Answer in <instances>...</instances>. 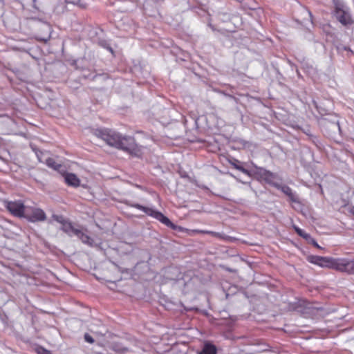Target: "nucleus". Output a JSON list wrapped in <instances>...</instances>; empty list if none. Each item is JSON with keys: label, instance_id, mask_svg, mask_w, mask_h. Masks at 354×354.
I'll use <instances>...</instances> for the list:
<instances>
[{"label": "nucleus", "instance_id": "obj_1", "mask_svg": "<svg viewBox=\"0 0 354 354\" xmlns=\"http://www.w3.org/2000/svg\"><path fill=\"white\" fill-rule=\"evenodd\" d=\"M128 205L132 207H135L138 209L142 211L147 215H149L157 219L166 226L173 230H176L178 227L167 216H165L161 212L154 209L152 207H145L138 203H128Z\"/></svg>", "mask_w": 354, "mask_h": 354}, {"label": "nucleus", "instance_id": "obj_2", "mask_svg": "<svg viewBox=\"0 0 354 354\" xmlns=\"http://www.w3.org/2000/svg\"><path fill=\"white\" fill-rule=\"evenodd\" d=\"M95 135L105 141L107 145L118 148L121 134L108 129H99L95 131Z\"/></svg>", "mask_w": 354, "mask_h": 354}, {"label": "nucleus", "instance_id": "obj_3", "mask_svg": "<svg viewBox=\"0 0 354 354\" xmlns=\"http://www.w3.org/2000/svg\"><path fill=\"white\" fill-rule=\"evenodd\" d=\"M119 144L118 149L127 151L134 156L138 157L141 155V147L137 145L133 137L121 135Z\"/></svg>", "mask_w": 354, "mask_h": 354}, {"label": "nucleus", "instance_id": "obj_4", "mask_svg": "<svg viewBox=\"0 0 354 354\" xmlns=\"http://www.w3.org/2000/svg\"><path fill=\"white\" fill-rule=\"evenodd\" d=\"M335 17L342 24L346 26L353 23L349 9L344 3L335 1Z\"/></svg>", "mask_w": 354, "mask_h": 354}, {"label": "nucleus", "instance_id": "obj_5", "mask_svg": "<svg viewBox=\"0 0 354 354\" xmlns=\"http://www.w3.org/2000/svg\"><path fill=\"white\" fill-rule=\"evenodd\" d=\"M23 218L35 223L44 221L46 220V217L45 212L41 209L26 205Z\"/></svg>", "mask_w": 354, "mask_h": 354}, {"label": "nucleus", "instance_id": "obj_6", "mask_svg": "<svg viewBox=\"0 0 354 354\" xmlns=\"http://www.w3.org/2000/svg\"><path fill=\"white\" fill-rule=\"evenodd\" d=\"M333 269L348 274H354V259L334 258Z\"/></svg>", "mask_w": 354, "mask_h": 354}, {"label": "nucleus", "instance_id": "obj_7", "mask_svg": "<svg viewBox=\"0 0 354 354\" xmlns=\"http://www.w3.org/2000/svg\"><path fill=\"white\" fill-rule=\"evenodd\" d=\"M254 174L259 180L263 181L274 187L278 183L275 182L277 175L264 168L255 167Z\"/></svg>", "mask_w": 354, "mask_h": 354}, {"label": "nucleus", "instance_id": "obj_8", "mask_svg": "<svg viewBox=\"0 0 354 354\" xmlns=\"http://www.w3.org/2000/svg\"><path fill=\"white\" fill-rule=\"evenodd\" d=\"M5 207L15 216L22 218L26 205L21 201H6Z\"/></svg>", "mask_w": 354, "mask_h": 354}, {"label": "nucleus", "instance_id": "obj_9", "mask_svg": "<svg viewBox=\"0 0 354 354\" xmlns=\"http://www.w3.org/2000/svg\"><path fill=\"white\" fill-rule=\"evenodd\" d=\"M308 260L310 263L320 267L333 269L334 258L312 255L308 257Z\"/></svg>", "mask_w": 354, "mask_h": 354}, {"label": "nucleus", "instance_id": "obj_10", "mask_svg": "<svg viewBox=\"0 0 354 354\" xmlns=\"http://www.w3.org/2000/svg\"><path fill=\"white\" fill-rule=\"evenodd\" d=\"M275 187L287 195L292 202H297L298 197L293 193L292 189L288 185H281L277 183Z\"/></svg>", "mask_w": 354, "mask_h": 354}, {"label": "nucleus", "instance_id": "obj_11", "mask_svg": "<svg viewBox=\"0 0 354 354\" xmlns=\"http://www.w3.org/2000/svg\"><path fill=\"white\" fill-rule=\"evenodd\" d=\"M64 180L68 185L75 187H78L80 183V180L78 177L72 173L66 174L64 175Z\"/></svg>", "mask_w": 354, "mask_h": 354}, {"label": "nucleus", "instance_id": "obj_12", "mask_svg": "<svg viewBox=\"0 0 354 354\" xmlns=\"http://www.w3.org/2000/svg\"><path fill=\"white\" fill-rule=\"evenodd\" d=\"M216 346L210 343H205L198 354H216Z\"/></svg>", "mask_w": 354, "mask_h": 354}, {"label": "nucleus", "instance_id": "obj_13", "mask_svg": "<svg viewBox=\"0 0 354 354\" xmlns=\"http://www.w3.org/2000/svg\"><path fill=\"white\" fill-rule=\"evenodd\" d=\"M230 162L236 169L241 171L244 174H246L248 176L251 175L250 171L245 169L243 166V162H240L239 160H238L236 159H234L233 160L230 161Z\"/></svg>", "mask_w": 354, "mask_h": 354}, {"label": "nucleus", "instance_id": "obj_14", "mask_svg": "<svg viewBox=\"0 0 354 354\" xmlns=\"http://www.w3.org/2000/svg\"><path fill=\"white\" fill-rule=\"evenodd\" d=\"M77 237L81 240V241L89 246H93L94 244L93 240L87 234L84 233L81 230Z\"/></svg>", "mask_w": 354, "mask_h": 354}, {"label": "nucleus", "instance_id": "obj_15", "mask_svg": "<svg viewBox=\"0 0 354 354\" xmlns=\"http://www.w3.org/2000/svg\"><path fill=\"white\" fill-rule=\"evenodd\" d=\"M44 163L48 167L52 168L56 171H58L62 167V165L60 164L57 163L53 158L50 157H46Z\"/></svg>", "mask_w": 354, "mask_h": 354}, {"label": "nucleus", "instance_id": "obj_16", "mask_svg": "<svg viewBox=\"0 0 354 354\" xmlns=\"http://www.w3.org/2000/svg\"><path fill=\"white\" fill-rule=\"evenodd\" d=\"M325 125L330 129L333 133L341 132V129L339 126V123L338 120H336L333 122H328L326 121Z\"/></svg>", "mask_w": 354, "mask_h": 354}, {"label": "nucleus", "instance_id": "obj_17", "mask_svg": "<svg viewBox=\"0 0 354 354\" xmlns=\"http://www.w3.org/2000/svg\"><path fill=\"white\" fill-rule=\"evenodd\" d=\"M293 228L299 236L304 238L307 241L311 239V236L309 234L306 233L299 227L293 225Z\"/></svg>", "mask_w": 354, "mask_h": 354}, {"label": "nucleus", "instance_id": "obj_18", "mask_svg": "<svg viewBox=\"0 0 354 354\" xmlns=\"http://www.w3.org/2000/svg\"><path fill=\"white\" fill-rule=\"evenodd\" d=\"M35 154H36L37 159L39 162H45V159L46 158L45 152H43L40 150H35Z\"/></svg>", "mask_w": 354, "mask_h": 354}, {"label": "nucleus", "instance_id": "obj_19", "mask_svg": "<svg viewBox=\"0 0 354 354\" xmlns=\"http://www.w3.org/2000/svg\"><path fill=\"white\" fill-rule=\"evenodd\" d=\"M73 226L74 225L70 221H67L64 223V225H62L61 230L65 233H67Z\"/></svg>", "mask_w": 354, "mask_h": 354}, {"label": "nucleus", "instance_id": "obj_20", "mask_svg": "<svg viewBox=\"0 0 354 354\" xmlns=\"http://www.w3.org/2000/svg\"><path fill=\"white\" fill-rule=\"evenodd\" d=\"M53 218L55 221H57V222H58V223H61V224H62V225H64V223H66V222L67 221V220H66V219L64 218V216H61V215H56V214H55V215H53Z\"/></svg>", "mask_w": 354, "mask_h": 354}, {"label": "nucleus", "instance_id": "obj_21", "mask_svg": "<svg viewBox=\"0 0 354 354\" xmlns=\"http://www.w3.org/2000/svg\"><path fill=\"white\" fill-rule=\"evenodd\" d=\"M80 230L78 228L75 227L74 226L69 230L68 232L66 234L70 236H77V234L80 233Z\"/></svg>", "mask_w": 354, "mask_h": 354}, {"label": "nucleus", "instance_id": "obj_22", "mask_svg": "<svg viewBox=\"0 0 354 354\" xmlns=\"http://www.w3.org/2000/svg\"><path fill=\"white\" fill-rule=\"evenodd\" d=\"M99 43H100V46H102L104 48H106L111 53H113V50L112 48L106 43V41H100Z\"/></svg>", "mask_w": 354, "mask_h": 354}, {"label": "nucleus", "instance_id": "obj_23", "mask_svg": "<svg viewBox=\"0 0 354 354\" xmlns=\"http://www.w3.org/2000/svg\"><path fill=\"white\" fill-rule=\"evenodd\" d=\"M84 340L86 342H88L90 344H93L94 342V339L88 333L84 334Z\"/></svg>", "mask_w": 354, "mask_h": 354}, {"label": "nucleus", "instance_id": "obj_24", "mask_svg": "<svg viewBox=\"0 0 354 354\" xmlns=\"http://www.w3.org/2000/svg\"><path fill=\"white\" fill-rule=\"evenodd\" d=\"M80 1L81 0H66V2L67 3H72V4H74V5H75V4L77 5L78 4V5L82 6V5L80 4Z\"/></svg>", "mask_w": 354, "mask_h": 354}, {"label": "nucleus", "instance_id": "obj_25", "mask_svg": "<svg viewBox=\"0 0 354 354\" xmlns=\"http://www.w3.org/2000/svg\"><path fill=\"white\" fill-rule=\"evenodd\" d=\"M308 243L313 244L316 248H319V245L317 244V241L311 236V239L308 241Z\"/></svg>", "mask_w": 354, "mask_h": 354}, {"label": "nucleus", "instance_id": "obj_26", "mask_svg": "<svg viewBox=\"0 0 354 354\" xmlns=\"http://www.w3.org/2000/svg\"><path fill=\"white\" fill-rule=\"evenodd\" d=\"M39 354H52V353L49 351L41 348V351H39Z\"/></svg>", "mask_w": 354, "mask_h": 354}, {"label": "nucleus", "instance_id": "obj_27", "mask_svg": "<svg viewBox=\"0 0 354 354\" xmlns=\"http://www.w3.org/2000/svg\"><path fill=\"white\" fill-rule=\"evenodd\" d=\"M50 37V34H48L46 37H42V38H40L39 39L46 42L47 41L49 40Z\"/></svg>", "mask_w": 354, "mask_h": 354}, {"label": "nucleus", "instance_id": "obj_28", "mask_svg": "<svg viewBox=\"0 0 354 354\" xmlns=\"http://www.w3.org/2000/svg\"><path fill=\"white\" fill-rule=\"evenodd\" d=\"M44 29H46L48 32L50 33V26L48 24H45L44 26Z\"/></svg>", "mask_w": 354, "mask_h": 354}, {"label": "nucleus", "instance_id": "obj_29", "mask_svg": "<svg viewBox=\"0 0 354 354\" xmlns=\"http://www.w3.org/2000/svg\"><path fill=\"white\" fill-rule=\"evenodd\" d=\"M206 233L211 234H213L214 236H218V233H217V232H214L208 231V232H206Z\"/></svg>", "mask_w": 354, "mask_h": 354}, {"label": "nucleus", "instance_id": "obj_30", "mask_svg": "<svg viewBox=\"0 0 354 354\" xmlns=\"http://www.w3.org/2000/svg\"><path fill=\"white\" fill-rule=\"evenodd\" d=\"M349 212L354 216V207L349 208Z\"/></svg>", "mask_w": 354, "mask_h": 354}, {"label": "nucleus", "instance_id": "obj_31", "mask_svg": "<svg viewBox=\"0 0 354 354\" xmlns=\"http://www.w3.org/2000/svg\"><path fill=\"white\" fill-rule=\"evenodd\" d=\"M306 13L308 15L310 19H312V14L309 10H306Z\"/></svg>", "mask_w": 354, "mask_h": 354}, {"label": "nucleus", "instance_id": "obj_32", "mask_svg": "<svg viewBox=\"0 0 354 354\" xmlns=\"http://www.w3.org/2000/svg\"><path fill=\"white\" fill-rule=\"evenodd\" d=\"M227 270H228V271H229V272H234V270L230 269V268H227Z\"/></svg>", "mask_w": 354, "mask_h": 354}]
</instances>
